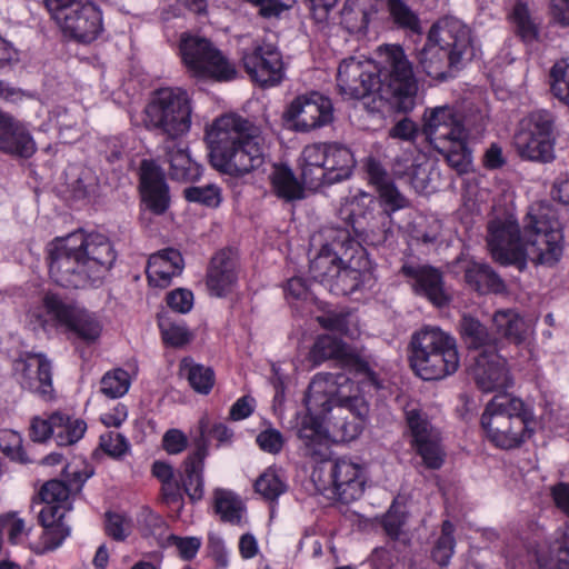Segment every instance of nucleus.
I'll return each instance as SVG.
<instances>
[{
    "mask_svg": "<svg viewBox=\"0 0 569 569\" xmlns=\"http://www.w3.org/2000/svg\"><path fill=\"white\" fill-rule=\"evenodd\" d=\"M77 306L63 296L53 291H46L40 299L32 303L26 318L33 331L49 332L71 325V317Z\"/></svg>",
    "mask_w": 569,
    "mask_h": 569,
    "instance_id": "obj_22",
    "label": "nucleus"
},
{
    "mask_svg": "<svg viewBox=\"0 0 569 569\" xmlns=\"http://www.w3.org/2000/svg\"><path fill=\"white\" fill-rule=\"evenodd\" d=\"M138 191L146 209L154 216L170 208V187L162 168L152 159H142L138 170Z\"/></svg>",
    "mask_w": 569,
    "mask_h": 569,
    "instance_id": "obj_23",
    "label": "nucleus"
},
{
    "mask_svg": "<svg viewBox=\"0 0 569 569\" xmlns=\"http://www.w3.org/2000/svg\"><path fill=\"white\" fill-rule=\"evenodd\" d=\"M0 450L12 462L27 465L30 462L23 448V440L19 432L11 429L0 430Z\"/></svg>",
    "mask_w": 569,
    "mask_h": 569,
    "instance_id": "obj_47",
    "label": "nucleus"
},
{
    "mask_svg": "<svg viewBox=\"0 0 569 569\" xmlns=\"http://www.w3.org/2000/svg\"><path fill=\"white\" fill-rule=\"evenodd\" d=\"M179 376L187 379L189 386L200 395H209L216 382L211 367L197 363L191 357H183L179 363Z\"/></svg>",
    "mask_w": 569,
    "mask_h": 569,
    "instance_id": "obj_37",
    "label": "nucleus"
},
{
    "mask_svg": "<svg viewBox=\"0 0 569 569\" xmlns=\"http://www.w3.org/2000/svg\"><path fill=\"white\" fill-rule=\"evenodd\" d=\"M256 443L261 451L278 455L283 449L284 438L278 429L267 428L257 435Z\"/></svg>",
    "mask_w": 569,
    "mask_h": 569,
    "instance_id": "obj_58",
    "label": "nucleus"
},
{
    "mask_svg": "<svg viewBox=\"0 0 569 569\" xmlns=\"http://www.w3.org/2000/svg\"><path fill=\"white\" fill-rule=\"evenodd\" d=\"M168 542L177 548L178 555L183 561L193 560L202 546V540L199 537H180L173 533L168 537Z\"/></svg>",
    "mask_w": 569,
    "mask_h": 569,
    "instance_id": "obj_57",
    "label": "nucleus"
},
{
    "mask_svg": "<svg viewBox=\"0 0 569 569\" xmlns=\"http://www.w3.org/2000/svg\"><path fill=\"white\" fill-rule=\"evenodd\" d=\"M470 375L478 389L486 393L507 388L511 381L507 360L499 351L479 352L473 356Z\"/></svg>",
    "mask_w": 569,
    "mask_h": 569,
    "instance_id": "obj_25",
    "label": "nucleus"
},
{
    "mask_svg": "<svg viewBox=\"0 0 569 569\" xmlns=\"http://www.w3.org/2000/svg\"><path fill=\"white\" fill-rule=\"evenodd\" d=\"M347 227H350L357 239L351 237L349 229H338L330 241L323 243L318 254L310 260L309 272L311 278L322 286L346 262H350L355 254L362 252V244L378 246L387 240V231L381 230L370 238L365 222L367 212L361 210L358 203L341 210Z\"/></svg>",
    "mask_w": 569,
    "mask_h": 569,
    "instance_id": "obj_5",
    "label": "nucleus"
},
{
    "mask_svg": "<svg viewBox=\"0 0 569 569\" xmlns=\"http://www.w3.org/2000/svg\"><path fill=\"white\" fill-rule=\"evenodd\" d=\"M532 409L522 399L499 392L487 403L480 425L487 439L505 450L520 447L533 435Z\"/></svg>",
    "mask_w": 569,
    "mask_h": 569,
    "instance_id": "obj_6",
    "label": "nucleus"
},
{
    "mask_svg": "<svg viewBox=\"0 0 569 569\" xmlns=\"http://www.w3.org/2000/svg\"><path fill=\"white\" fill-rule=\"evenodd\" d=\"M179 50L184 67L194 78L227 82L237 76L234 66L206 38L183 33Z\"/></svg>",
    "mask_w": 569,
    "mask_h": 569,
    "instance_id": "obj_13",
    "label": "nucleus"
},
{
    "mask_svg": "<svg viewBox=\"0 0 569 569\" xmlns=\"http://www.w3.org/2000/svg\"><path fill=\"white\" fill-rule=\"evenodd\" d=\"M298 166L308 189L319 190L348 180L356 159L351 149L340 142H313L303 147Z\"/></svg>",
    "mask_w": 569,
    "mask_h": 569,
    "instance_id": "obj_10",
    "label": "nucleus"
},
{
    "mask_svg": "<svg viewBox=\"0 0 569 569\" xmlns=\"http://www.w3.org/2000/svg\"><path fill=\"white\" fill-rule=\"evenodd\" d=\"M349 317L350 312L346 310H327L322 315L317 316L316 320L319 326L327 331H331L340 336H348Z\"/></svg>",
    "mask_w": 569,
    "mask_h": 569,
    "instance_id": "obj_53",
    "label": "nucleus"
},
{
    "mask_svg": "<svg viewBox=\"0 0 569 569\" xmlns=\"http://www.w3.org/2000/svg\"><path fill=\"white\" fill-rule=\"evenodd\" d=\"M455 531L456 527L449 519L442 521L440 536L431 550V559L440 567H447L455 555Z\"/></svg>",
    "mask_w": 569,
    "mask_h": 569,
    "instance_id": "obj_43",
    "label": "nucleus"
},
{
    "mask_svg": "<svg viewBox=\"0 0 569 569\" xmlns=\"http://www.w3.org/2000/svg\"><path fill=\"white\" fill-rule=\"evenodd\" d=\"M405 435L416 456L421 458L425 468L439 470L446 461V450L440 431L435 428L429 417L419 408L405 409Z\"/></svg>",
    "mask_w": 569,
    "mask_h": 569,
    "instance_id": "obj_16",
    "label": "nucleus"
},
{
    "mask_svg": "<svg viewBox=\"0 0 569 569\" xmlns=\"http://www.w3.org/2000/svg\"><path fill=\"white\" fill-rule=\"evenodd\" d=\"M39 512V522L43 527L42 541L47 549L53 550L62 545L70 535V528L63 519L70 506L43 502Z\"/></svg>",
    "mask_w": 569,
    "mask_h": 569,
    "instance_id": "obj_30",
    "label": "nucleus"
},
{
    "mask_svg": "<svg viewBox=\"0 0 569 569\" xmlns=\"http://www.w3.org/2000/svg\"><path fill=\"white\" fill-rule=\"evenodd\" d=\"M53 440L59 447L72 446L78 442L87 431V423L82 419L72 418L61 411L52 412Z\"/></svg>",
    "mask_w": 569,
    "mask_h": 569,
    "instance_id": "obj_38",
    "label": "nucleus"
},
{
    "mask_svg": "<svg viewBox=\"0 0 569 569\" xmlns=\"http://www.w3.org/2000/svg\"><path fill=\"white\" fill-rule=\"evenodd\" d=\"M208 456V445L202 437L197 441L194 450L183 461L181 482L190 502L202 500L204 495L203 468Z\"/></svg>",
    "mask_w": 569,
    "mask_h": 569,
    "instance_id": "obj_28",
    "label": "nucleus"
},
{
    "mask_svg": "<svg viewBox=\"0 0 569 569\" xmlns=\"http://www.w3.org/2000/svg\"><path fill=\"white\" fill-rule=\"evenodd\" d=\"M555 118L547 110L532 111L515 143L522 159L548 163L555 159Z\"/></svg>",
    "mask_w": 569,
    "mask_h": 569,
    "instance_id": "obj_17",
    "label": "nucleus"
},
{
    "mask_svg": "<svg viewBox=\"0 0 569 569\" xmlns=\"http://www.w3.org/2000/svg\"><path fill=\"white\" fill-rule=\"evenodd\" d=\"M167 306L176 312L187 313L193 306V293L191 290L178 288L167 293Z\"/></svg>",
    "mask_w": 569,
    "mask_h": 569,
    "instance_id": "obj_61",
    "label": "nucleus"
},
{
    "mask_svg": "<svg viewBox=\"0 0 569 569\" xmlns=\"http://www.w3.org/2000/svg\"><path fill=\"white\" fill-rule=\"evenodd\" d=\"M335 119L331 98L315 90L295 97L282 113L286 127L297 133H310L329 127Z\"/></svg>",
    "mask_w": 569,
    "mask_h": 569,
    "instance_id": "obj_15",
    "label": "nucleus"
},
{
    "mask_svg": "<svg viewBox=\"0 0 569 569\" xmlns=\"http://www.w3.org/2000/svg\"><path fill=\"white\" fill-rule=\"evenodd\" d=\"M268 179L272 194L284 202L302 200L306 197L307 184L301 178H297L287 163H273Z\"/></svg>",
    "mask_w": 569,
    "mask_h": 569,
    "instance_id": "obj_31",
    "label": "nucleus"
},
{
    "mask_svg": "<svg viewBox=\"0 0 569 569\" xmlns=\"http://www.w3.org/2000/svg\"><path fill=\"white\" fill-rule=\"evenodd\" d=\"M332 373H317L305 396L307 412L298 426L297 437L305 457L319 463L312 480L321 491H330L342 503L358 500L366 486L365 468L347 458L330 460L331 447L323 422L332 427L340 441L349 442L363 430L369 405L362 396H345Z\"/></svg>",
    "mask_w": 569,
    "mask_h": 569,
    "instance_id": "obj_1",
    "label": "nucleus"
},
{
    "mask_svg": "<svg viewBox=\"0 0 569 569\" xmlns=\"http://www.w3.org/2000/svg\"><path fill=\"white\" fill-rule=\"evenodd\" d=\"M376 13L373 0H346L340 11V24L350 34H366Z\"/></svg>",
    "mask_w": 569,
    "mask_h": 569,
    "instance_id": "obj_36",
    "label": "nucleus"
},
{
    "mask_svg": "<svg viewBox=\"0 0 569 569\" xmlns=\"http://www.w3.org/2000/svg\"><path fill=\"white\" fill-rule=\"evenodd\" d=\"M0 150L21 158H30L36 152V143L28 128L12 116L1 111Z\"/></svg>",
    "mask_w": 569,
    "mask_h": 569,
    "instance_id": "obj_26",
    "label": "nucleus"
},
{
    "mask_svg": "<svg viewBox=\"0 0 569 569\" xmlns=\"http://www.w3.org/2000/svg\"><path fill=\"white\" fill-rule=\"evenodd\" d=\"M11 370L21 389L44 401L54 398L52 361L46 353L20 351L12 361Z\"/></svg>",
    "mask_w": 569,
    "mask_h": 569,
    "instance_id": "obj_18",
    "label": "nucleus"
},
{
    "mask_svg": "<svg viewBox=\"0 0 569 569\" xmlns=\"http://www.w3.org/2000/svg\"><path fill=\"white\" fill-rule=\"evenodd\" d=\"M422 133L452 169L458 173L468 172L472 162V152L468 146L470 131L453 106L426 108Z\"/></svg>",
    "mask_w": 569,
    "mask_h": 569,
    "instance_id": "obj_7",
    "label": "nucleus"
},
{
    "mask_svg": "<svg viewBox=\"0 0 569 569\" xmlns=\"http://www.w3.org/2000/svg\"><path fill=\"white\" fill-rule=\"evenodd\" d=\"M104 532L116 541H124L130 535V521L121 513L108 511L104 515Z\"/></svg>",
    "mask_w": 569,
    "mask_h": 569,
    "instance_id": "obj_56",
    "label": "nucleus"
},
{
    "mask_svg": "<svg viewBox=\"0 0 569 569\" xmlns=\"http://www.w3.org/2000/svg\"><path fill=\"white\" fill-rule=\"evenodd\" d=\"M241 62L250 80L261 88L279 84L284 74L282 54L278 47L264 40H256L242 50Z\"/></svg>",
    "mask_w": 569,
    "mask_h": 569,
    "instance_id": "obj_19",
    "label": "nucleus"
},
{
    "mask_svg": "<svg viewBox=\"0 0 569 569\" xmlns=\"http://www.w3.org/2000/svg\"><path fill=\"white\" fill-rule=\"evenodd\" d=\"M171 142L172 146L166 147L170 178L184 183L199 181L203 174V166L191 157L187 146Z\"/></svg>",
    "mask_w": 569,
    "mask_h": 569,
    "instance_id": "obj_32",
    "label": "nucleus"
},
{
    "mask_svg": "<svg viewBox=\"0 0 569 569\" xmlns=\"http://www.w3.org/2000/svg\"><path fill=\"white\" fill-rule=\"evenodd\" d=\"M497 333L513 342L520 345L525 341L527 335V325L523 318L513 309L497 310L492 318Z\"/></svg>",
    "mask_w": 569,
    "mask_h": 569,
    "instance_id": "obj_39",
    "label": "nucleus"
},
{
    "mask_svg": "<svg viewBox=\"0 0 569 569\" xmlns=\"http://www.w3.org/2000/svg\"><path fill=\"white\" fill-rule=\"evenodd\" d=\"M551 92L569 106V62H556L550 70Z\"/></svg>",
    "mask_w": 569,
    "mask_h": 569,
    "instance_id": "obj_49",
    "label": "nucleus"
},
{
    "mask_svg": "<svg viewBox=\"0 0 569 569\" xmlns=\"http://www.w3.org/2000/svg\"><path fill=\"white\" fill-rule=\"evenodd\" d=\"M339 0H303L309 18L317 29L322 31L329 27L330 14Z\"/></svg>",
    "mask_w": 569,
    "mask_h": 569,
    "instance_id": "obj_54",
    "label": "nucleus"
},
{
    "mask_svg": "<svg viewBox=\"0 0 569 569\" xmlns=\"http://www.w3.org/2000/svg\"><path fill=\"white\" fill-rule=\"evenodd\" d=\"M239 260L230 248L217 251L207 268L206 284L211 296L224 298L236 288L239 279Z\"/></svg>",
    "mask_w": 569,
    "mask_h": 569,
    "instance_id": "obj_24",
    "label": "nucleus"
},
{
    "mask_svg": "<svg viewBox=\"0 0 569 569\" xmlns=\"http://www.w3.org/2000/svg\"><path fill=\"white\" fill-rule=\"evenodd\" d=\"M52 413L47 418L36 416L30 421L29 437L33 442H46L53 438Z\"/></svg>",
    "mask_w": 569,
    "mask_h": 569,
    "instance_id": "obj_62",
    "label": "nucleus"
},
{
    "mask_svg": "<svg viewBox=\"0 0 569 569\" xmlns=\"http://www.w3.org/2000/svg\"><path fill=\"white\" fill-rule=\"evenodd\" d=\"M183 267L181 252L174 248H164L149 257L146 272L152 286L167 288L172 278L182 272Z\"/></svg>",
    "mask_w": 569,
    "mask_h": 569,
    "instance_id": "obj_29",
    "label": "nucleus"
},
{
    "mask_svg": "<svg viewBox=\"0 0 569 569\" xmlns=\"http://www.w3.org/2000/svg\"><path fill=\"white\" fill-rule=\"evenodd\" d=\"M161 500L168 507L176 509L178 513L183 508V487L181 480L172 479L161 485L160 489Z\"/></svg>",
    "mask_w": 569,
    "mask_h": 569,
    "instance_id": "obj_59",
    "label": "nucleus"
},
{
    "mask_svg": "<svg viewBox=\"0 0 569 569\" xmlns=\"http://www.w3.org/2000/svg\"><path fill=\"white\" fill-rule=\"evenodd\" d=\"M487 244L492 259L501 266L526 268L527 252L540 264H556L563 252V234L558 219L531 209L523 221V230L516 220L495 218L487 226Z\"/></svg>",
    "mask_w": 569,
    "mask_h": 569,
    "instance_id": "obj_2",
    "label": "nucleus"
},
{
    "mask_svg": "<svg viewBox=\"0 0 569 569\" xmlns=\"http://www.w3.org/2000/svg\"><path fill=\"white\" fill-rule=\"evenodd\" d=\"M550 496L556 508L569 518V482L559 481L553 485Z\"/></svg>",
    "mask_w": 569,
    "mask_h": 569,
    "instance_id": "obj_64",
    "label": "nucleus"
},
{
    "mask_svg": "<svg viewBox=\"0 0 569 569\" xmlns=\"http://www.w3.org/2000/svg\"><path fill=\"white\" fill-rule=\"evenodd\" d=\"M72 492V487L68 486L66 481L52 479L47 481L40 489L39 496L42 502L59 503L69 506V497Z\"/></svg>",
    "mask_w": 569,
    "mask_h": 569,
    "instance_id": "obj_52",
    "label": "nucleus"
},
{
    "mask_svg": "<svg viewBox=\"0 0 569 569\" xmlns=\"http://www.w3.org/2000/svg\"><path fill=\"white\" fill-rule=\"evenodd\" d=\"M130 386V375L122 368L106 372L100 381L101 392L110 399L121 398L128 392Z\"/></svg>",
    "mask_w": 569,
    "mask_h": 569,
    "instance_id": "obj_46",
    "label": "nucleus"
},
{
    "mask_svg": "<svg viewBox=\"0 0 569 569\" xmlns=\"http://www.w3.org/2000/svg\"><path fill=\"white\" fill-rule=\"evenodd\" d=\"M183 198L190 203H196L208 209L219 208L223 200L222 189L214 183L188 187L183 190Z\"/></svg>",
    "mask_w": 569,
    "mask_h": 569,
    "instance_id": "obj_45",
    "label": "nucleus"
},
{
    "mask_svg": "<svg viewBox=\"0 0 569 569\" xmlns=\"http://www.w3.org/2000/svg\"><path fill=\"white\" fill-rule=\"evenodd\" d=\"M387 10L397 29L412 34L422 33L419 16L403 0H387Z\"/></svg>",
    "mask_w": 569,
    "mask_h": 569,
    "instance_id": "obj_40",
    "label": "nucleus"
},
{
    "mask_svg": "<svg viewBox=\"0 0 569 569\" xmlns=\"http://www.w3.org/2000/svg\"><path fill=\"white\" fill-rule=\"evenodd\" d=\"M337 87L342 96L363 99L381 88V69L371 60L343 59L338 67Z\"/></svg>",
    "mask_w": 569,
    "mask_h": 569,
    "instance_id": "obj_20",
    "label": "nucleus"
},
{
    "mask_svg": "<svg viewBox=\"0 0 569 569\" xmlns=\"http://www.w3.org/2000/svg\"><path fill=\"white\" fill-rule=\"evenodd\" d=\"M470 30L460 21L433 24L425 47L419 51L418 68L435 80H445L447 68L458 69L473 54Z\"/></svg>",
    "mask_w": 569,
    "mask_h": 569,
    "instance_id": "obj_8",
    "label": "nucleus"
},
{
    "mask_svg": "<svg viewBox=\"0 0 569 569\" xmlns=\"http://www.w3.org/2000/svg\"><path fill=\"white\" fill-rule=\"evenodd\" d=\"M191 102L181 88L157 89L144 108V124L174 141L191 128Z\"/></svg>",
    "mask_w": 569,
    "mask_h": 569,
    "instance_id": "obj_11",
    "label": "nucleus"
},
{
    "mask_svg": "<svg viewBox=\"0 0 569 569\" xmlns=\"http://www.w3.org/2000/svg\"><path fill=\"white\" fill-rule=\"evenodd\" d=\"M409 363L426 381L453 375L460 365L457 340L439 327L425 326L411 336Z\"/></svg>",
    "mask_w": 569,
    "mask_h": 569,
    "instance_id": "obj_9",
    "label": "nucleus"
},
{
    "mask_svg": "<svg viewBox=\"0 0 569 569\" xmlns=\"http://www.w3.org/2000/svg\"><path fill=\"white\" fill-rule=\"evenodd\" d=\"M203 141L210 166L221 174L241 179L266 162L262 127L237 112L217 117L206 127Z\"/></svg>",
    "mask_w": 569,
    "mask_h": 569,
    "instance_id": "obj_4",
    "label": "nucleus"
},
{
    "mask_svg": "<svg viewBox=\"0 0 569 569\" xmlns=\"http://www.w3.org/2000/svg\"><path fill=\"white\" fill-rule=\"evenodd\" d=\"M347 356V346L340 339L329 335H321L315 341L309 358L315 365H320L328 359H340Z\"/></svg>",
    "mask_w": 569,
    "mask_h": 569,
    "instance_id": "obj_42",
    "label": "nucleus"
},
{
    "mask_svg": "<svg viewBox=\"0 0 569 569\" xmlns=\"http://www.w3.org/2000/svg\"><path fill=\"white\" fill-rule=\"evenodd\" d=\"M116 260L117 251L109 237L82 229L56 238L48 249L49 276L63 288L99 287Z\"/></svg>",
    "mask_w": 569,
    "mask_h": 569,
    "instance_id": "obj_3",
    "label": "nucleus"
},
{
    "mask_svg": "<svg viewBox=\"0 0 569 569\" xmlns=\"http://www.w3.org/2000/svg\"><path fill=\"white\" fill-rule=\"evenodd\" d=\"M253 488L268 501H276L286 491V485L271 471L261 473L254 481Z\"/></svg>",
    "mask_w": 569,
    "mask_h": 569,
    "instance_id": "obj_50",
    "label": "nucleus"
},
{
    "mask_svg": "<svg viewBox=\"0 0 569 569\" xmlns=\"http://www.w3.org/2000/svg\"><path fill=\"white\" fill-rule=\"evenodd\" d=\"M507 20L513 34L522 43L533 44L541 41V19L532 14L527 1L516 0Z\"/></svg>",
    "mask_w": 569,
    "mask_h": 569,
    "instance_id": "obj_33",
    "label": "nucleus"
},
{
    "mask_svg": "<svg viewBox=\"0 0 569 569\" xmlns=\"http://www.w3.org/2000/svg\"><path fill=\"white\" fill-rule=\"evenodd\" d=\"M406 523V513L392 505L382 517L381 527L391 540H398Z\"/></svg>",
    "mask_w": 569,
    "mask_h": 569,
    "instance_id": "obj_60",
    "label": "nucleus"
},
{
    "mask_svg": "<svg viewBox=\"0 0 569 569\" xmlns=\"http://www.w3.org/2000/svg\"><path fill=\"white\" fill-rule=\"evenodd\" d=\"M207 553L217 567L224 568L228 565V553L223 539L216 532L210 531L207 537Z\"/></svg>",
    "mask_w": 569,
    "mask_h": 569,
    "instance_id": "obj_63",
    "label": "nucleus"
},
{
    "mask_svg": "<svg viewBox=\"0 0 569 569\" xmlns=\"http://www.w3.org/2000/svg\"><path fill=\"white\" fill-rule=\"evenodd\" d=\"M99 447L109 457L120 459L129 451L130 443L122 433L108 431L100 436Z\"/></svg>",
    "mask_w": 569,
    "mask_h": 569,
    "instance_id": "obj_55",
    "label": "nucleus"
},
{
    "mask_svg": "<svg viewBox=\"0 0 569 569\" xmlns=\"http://www.w3.org/2000/svg\"><path fill=\"white\" fill-rule=\"evenodd\" d=\"M368 263L367 251L362 246V252L355 254L350 262L340 266L323 287L336 296L352 295L363 284Z\"/></svg>",
    "mask_w": 569,
    "mask_h": 569,
    "instance_id": "obj_27",
    "label": "nucleus"
},
{
    "mask_svg": "<svg viewBox=\"0 0 569 569\" xmlns=\"http://www.w3.org/2000/svg\"><path fill=\"white\" fill-rule=\"evenodd\" d=\"M214 510L220 515L221 520L232 525L241 521V502L231 492L217 489L214 492Z\"/></svg>",
    "mask_w": 569,
    "mask_h": 569,
    "instance_id": "obj_48",
    "label": "nucleus"
},
{
    "mask_svg": "<svg viewBox=\"0 0 569 569\" xmlns=\"http://www.w3.org/2000/svg\"><path fill=\"white\" fill-rule=\"evenodd\" d=\"M387 62L389 69H381V88H378V92L392 99L397 110L410 112L416 106L418 92L412 64L403 49L395 44L387 47Z\"/></svg>",
    "mask_w": 569,
    "mask_h": 569,
    "instance_id": "obj_14",
    "label": "nucleus"
},
{
    "mask_svg": "<svg viewBox=\"0 0 569 569\" xmlns=\"http://www.w3.org/2000/svg\"><path fill=\"white\" fill-rule=\"evenodd\" d=\"M459 333L469 351H499L500 340L477 318L463 315L459 321Z\"/></svg>",
    "mask_w": 569,
    "mask_h": 569,
    "instance_id": "obj_34",
    "label": "nucleus"
},
{
    "mask_svg": "<svg viewBox=\"0 0 569 569\" xmlns=\"http://www.w3.org/2000/svg\"><path fill=\"white\" fill-rule=\"evenodd\" d=\"M43 6L70 41L89 44L104 30L102 10L91 0H43Z\"/></svg>",
    "mask_w": 569,
    "mask_h": 569,
    "instance_id": "obj_12",
    "label": "nucleus"
},
{
    "mask_svg": "<svg viewBox=\"0 0 569 569\" xmlns=\"http://www.w3.org/2000/svg\"><path fill=\"white\" fill-rule=\"evenodd\" d=\"M465 282L479 295L502 293L506 283L502 278L486 262L470 260L463 271Z\"/></svg>",
    "mask_w": 569,
    "mask_h": 569,
    "instance_id": "obj_35",
    "label": "nucleus"
},
{
    "mask_svg": "<svg viewBox=\"0 0 569 569\" xmlns=\"http://www.w3.org/2000/svg\"><path fill=\"white\" fill-rule=\"evenodd\" d=\"M399 273L411 287L412 292L436 308L450 305L451 296L446 288L445 273L429 263L406 262Z\"/></svg>",
    "mask_w": 569,
    "mask_h": 569,
    "instance_id": "obj_21",
    "label": "nucleus"
},
{
    "mask_svg": "<svg viewBox=\"0 0 569 569\" xmlns=\"http://www.w3.org/2000/svg\"><path fill=\"white\" fill-rule=\"evenodd\" d=\"M66 329L87 342L96 341L102 331V327L96 317L78 307L71 317V325H67Z\"/></svg>",
    "mask_w": 569,
    "mask_h": 569,
    "instance_id": "obj_44",
    "label": "nucleus"
},
{
    "mask_svg": "<svg viewBox=\"0 0 569 569\" xmlns=\"http://www.w3.org/2000/svg\"><path fill=\"white\" fill-rule=\"evenodd\" d=\"M377 192L383 210L388 214L410 206V201L399 191L393 181L381 184Z\"/></svg>",
    "mask_w": 569,
    "mask_h": 569,
    "instance_id": "obj_51",
    "label": "nucleus"
},
{
    "mask_svg": "<svg viewBox=\"0 0 569 569\" xmlns=\"http://www.w3.org/2000/svg\"><path fill=\"white\" fill-rule=\"evenodd\" d=\"M158 327L164 346L182 348L188 345L193 335L183 321L176 322L164 315L158 316Z\"/></svg>",
    "mask_w": 569,
    "mask_h": 569,
    "instance_id": "obj_41",
    "label": "nucleus"
}]
</instances>
